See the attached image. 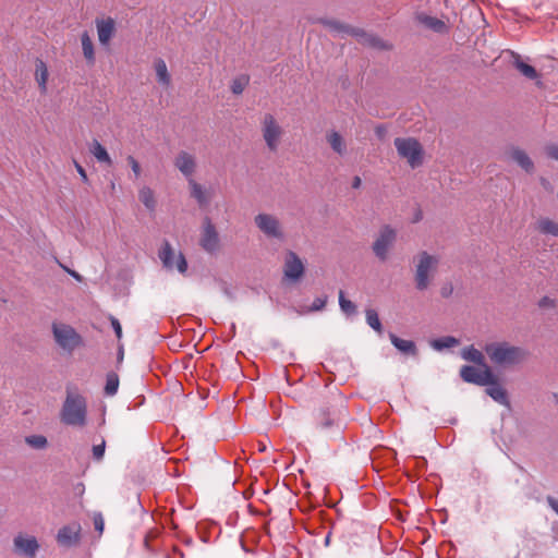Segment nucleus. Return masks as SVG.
Listing matches in <instances>:
<instances>
[{
    "mask_svg": "<svg viewBox=\"0 0 558 558\" xmlns=\"http://www.w3.org/2000/svg\"><path fill=\"white\" fill-rule=\"evenodd\" d=\"M537 304L539 308L544 310H553L557 306L556 300L550 296H543Z\"/></svg>",
    "mask_w": 558,
    "mask_h": 558,
    "instance_id": "4c0bfd02",
    "label": "nucleus"
},
{
    "mask_svg": "<svg viewBox=\"0 0 558 558\" xmlns=\"http://www.w3.org/2000/svg\"><path fill=\"white\" fill-rule=\"evenodd\" d=\"M158 257L167 270H177L182 275L187 270V262L183 253L181 251H175L167 241L161 245L158 252Z\"/></svg>",
    "mask_w": 558,
    "mask_h": 558,
    "instance_id": "9b49d317",
    "label": "nucleus"
},
{
    "mask_svg": "<svg viewBox=\"0 0 558 558\" xmlns=\"http://www.w3.org/2000/svg\"><path fill=\"white\" fill-rule=\"evenodd\" d=\"M486 393L496 402L502 405H509V399L506 389L496 380L493 375L492 381L486 385Z\"/></svg>",
    "mask_w": 558,
    "mask_h": 558,
    "instance_id": "412c9836",
    "label": "nucleus"
},
{
    "mask_svg": "<svg viewBox=\"0 0 558 558\" xmlns=\"http://www.w3.org/2000/svg\"><path fill=\"white\" fill-rule=\"evenodd\" d=\"M418 20L423 25L435 32L441 33L446 29V24L437 17L422 14Z\"/></svg>",
    "mask_w": 558,
    "mask_h": 558,
    "instance_id": "7c9ffc66",
    "label": "nucleus"
},
{
    "mask_svg": "<svg viewBox=\"0 0 558 558\" xmlns=\"http://www.w3.org/2000/svg\"><path fill=\"white\" fill-rule=\"evenodd\" d=\"M489 361L498 367H512L526 359L524 349L513 345L508 341H493L484 347Z\"/></svg>",
    "mask_w": 558,
    "mask_h": 558,
    "instance_id": "f03ea898",
    "label": "nucleus"
},
{
    "mask_svg": "<svg viewBox=\"0 0 558 558\" xmlns=\"http://www.w3.org/2000/svg\"><path fill=\"white\" fill-rule=\"evenodd\" d=\"M81 45H82L83 56H84L86 62L89 65H94L95 61H96L95 47H94L92 37L89 36V34L87 32L82 33Z\"/></svg>",
    "mask_w": 558,
    "mask_h": 558,
    "instance_id": "b1692460",
    "label": "nucleus"
},
{
    "mask_svg": "<svg viewBox=\"0 0 558 558\" xmlns=\"http://www.w3.org/2000/svg\"><path fill=\"white\" fill-rule=\"evenodd\" d=\"M81 525L78 523H71L61 527L57 534V542L64 547L74 546L80 538Z\"/></svg>",
    "mask_w": 558,
    "mask_h": 558,
    "instance_id": "a211bd4d",
    "label": "nucleus"
},
{
    "mask_svg": "<svg viewBox=\"0 0 558 558\" xmlns=\"http://www.w3.org/2000/svg\"><path fill=\"white\" fill-rule=\"evenodd\" d=\"M119 388V377L114 373H109L106 379L105 392L108 396H113Z\"/></svg>",
    "mask_w": 558,
    "mask_h": 558,
    "instance_id": "f704fd0d",
    "label": "nucleus"
},
{
    "mask_svg": "<svg viewBox=\"0 0 558 558\" xmlns=\"http://www.w3.org/2000/svg\"><path fill=\"white\" fill-rule=\"evenodd\" d=\"M304 264L293 251H288L284 255L283 274L291 281H298L304 275Z\"/></svg>",
    "mask_w": 558,
    "mask_h": 558,
    "instance_id": "2eb2a0df",
    "label": "nucleus"
},
{
    "mask_svg": "<svg viewBox=\"0 0 558 558\" xmlns=\"http://www.w3.org/2000/svg\"><path fill=\"white\" fill-rule=\"evenodd\" d=\"M458 343H459L458 339H456L454 337L448 336V337H442V338L433 340L430 345L435 350L440 351L442 349L452 348V347L457 345Z\"/></svg>",
    "mask_w": 558,
    "mask_h": 558,
    "instance_id": "473e14b6",
    "label": "nucleus"
},
{
    "mask_svg": "<svg viewBox=\"0 0 558 558\" xmlns=\"http://www.w3.org/2000/svg\"><path fill=\"white\" fill-rule=\"evenodd\" d=\"M393 145L397 149L398 156L412 169H416L424 163L425 150L416 138L397 137L393 141Z\"/></svg>",
    "mask_w": 558,
    "mask_h": 558,
    "instance_id": "39448f33",
    "label": "nucleus"
},
{
    "mask_svg": "<svg viewBox=\"0 0 558 558\" xmlns=\"http://www.w3.org/2000/svg\"><path fill=\"white\" fill-rule=\"evenodd\" d=\"M126 161L133 171L134 179H138L142 174V167L140 162L131 155L126 157Z\"/></svg>",
    "mask_w": 558,
    "mask_h": 558,
    "instance_id": "e433bc0d",
    "label": "nucleus"
},
{
    "mask_svg": "<svg viewBox=\"0 0 558 558\" xmlns=\"http://www.w3.org/2000/svg\"><path fill=\"white\" fill-rule=\"evenodd\" d=\"M69 275L72 276L78 282L83 281V277L75 270H69Z\"/></svg>",
    "mask_w": 558,
    "mask_h": 558,
    "instance_id": "de8ad7c7",
    "label": "nucleus"
},
{
    "mask_svg": "<svg viewBox=\"0 0 558 558\" xmlns=\"http://www.w3.org/2000/svg\"><path fill=\"white\" fill-rule=\"evenodd\" d=\"M493 375L488 365L481 366V368L464 365L460 369V376L464 381L480 386L488 385L492 381Z\"/></svg>",
    "mask_w": 558,
    "mask_h": 558,
    "instance_id": "ddd939ff",
    "label": "nucleus"
},
{
    "mask_svg": "<svg viewBox=\"0 0 558 558\" xmlns=\"http://www.w3.org/2000/svg\"><path fill=\"white\" fill-rule=\"evenodd\" d=\"M56 343L66 352H73L83 344L81 335L70 325L61 322L52 324Z\"/></svg>",
    "mask_w": 558,
    "mask_h": 558,
    "instance_id": "1a4fd4ad",
    "label": "nucleus"
},
{
    "mask_svg": "<svg viewBox=\"0 0 558 558\" xmlns=\"http://www.w3.org/2000/svg\"><path fill=\"white\" fill-rule=\"evenodd\" d=\"M60 266L69 274V270H71L70 268H68L66 266L60 264Z\"/></svg>",
    "mask_w": 558,
    "mask_h": 558,
    "instance_id": "8fccbe9b",
    "label": "nucleus"
},
{
    "mask_svg": "<svg viewBox=\"0 0 558 558\" xmlns=\"http://www.w3.org/2000/svg\"><path fill=\"white\" fill-rule=\"evenodd\" d=\"M198 244L210 255L219 253L222 247L218 229L209 217H205L202 221Z\"/></svg>",
    "mask_w": 558,
    "mask_h": 558,
    "instance_id": "9d476101",
    "label": "nucleus"
},
{
    "mask_svg": "<svg viewBox=\"0 0 558 558\" xmlns=\"http://www.w3.org/2000/svg\"><path fill=\"white\" fill-rule=\"evenodd\" d=\"M463 360L477 364L478 366L487 365L483 352L473 345L465 347L461 351Z\"/></svg>",
    "mask_w": 558,
    "mask_h": 558,
    "instance_id": "393cba45",
    "label": "nucleus"
},
{
    "mask_svg": "<svg viewBox=\"0 0 558 558\" xmlns=\"http://www.w3.org/2000/svg\"><path fill=\"white\" fill-rule=\"evenodd\" d=\"M320 23L337 35H350L357 38L359 41L362 43L363 45H367L369 47L378 49L389 48V45L384 43L380 38L376 37L373 34H368L361 28L350 26L336 20H320Z\"/></svg>",
    "mask_w": 558,
    "mask_h": 558,
    "instance_id": "20e7f679",
    "label": "nucleus"
},
{
    "mask_svg": "<svg viewBox=\"0 0 558 558\" xmlns=\"http://www.w3.org/2000/svg\"><path fill=\"white\" fill-rule=\"evenodd\" d=\"M49 72L46 63L43 60H36L35 63V80L38 84L40 93L47 92Z\"/></svg>",
    "mask_w": 558,
    "mask_h": 558,
    "instance_id": "5701e85b",
    "label": "nucleus"
},
{
    "mask_svg": "<svg viewBox=\"0 0 558 558\" xmlns=\"http://www.w3.org/2000/svg\"><path fill=\"white\" fill-rule=\"evenodd\" d=\"M246 85V80L236 78L232 82L231 89L234 94H241Z\"/></svg>",
    "mask_w": 558,
    "mask_h": 558,
    "instance_id": "58836bf2",
    "label": "nucleus"
},
{
    "mask_svg": "<svg viewBox=\"0 0 558 558\" xmlns=\"http://www.w3.org/2000/svg\"><path fill=\"white\" fill-rule=\"evenodd\" d=\"M255 227L268 239L283 242L286 231L281 220L274 214L259 213L254 217Z\"/></svg>",
    "mask_w": 558,
    "mask_h": 558,
    "instance_id": "0eeeda50",
    "label": "nucleus"
},
{
    "mask_svg": "<svg viewBox=\"0 0 558 558\" xmlns=\"http://www.w3.org/2000/svg\"><path fill=\"white\" fill-rule=\"evenodd\" d=\"M138 198L148 210L156 208L155 193L149 186L143 185L138 190Z\"/></svg>",
    "mask_w": 558,
    "mask_h": 558,
    "instance_id": "c85d7f7f",
    "label": "nucleus"
},
{
    "mask_svg": "<svg viewBox=\"0 0 558 558\" xmlns=\"http://www.w3.org/2000/svg\"><path fill=\"white\" fill-rule=\"evenodd\" d=\"M536 230L542 234L558 236V222L547 217L539 218Z\"/></svg>",
    "mask_w": 558,
    "mask_h": 558,
    "instance_id": "a878e982",
    "label": "nucleus"
},
{
    "mask_svg": "<svg viewBox=\"0 0 558 558\" xmlns=\"http://www.w3.org/2000/svg\"><path fill=\"white\" fill-rule=\"evenodd\" d=\"M361 178L360 177H354L353 181H352V187L354 189H359L360 185H361Z\"/></svg>",
    "mask_w": 558,
    "mask_h": 558,
    "instance_id": "09e8293b",
    "label": "nucleus"
},
{
    "mask_svg": "<svg viewBox=\"0 0 558 558\" xmlns=\"http://www.w3.org/2000/svg\"><path fill=\"white\" fill-rule=\"evenodd\" d=\"M105 453V441H102L100 445H96L93 447V454L97 460H100L104 457Z\"/></svg>",
    "mask_w": 558,
    "mask_h": 558,
    "instance_id": "79ce46f5",
    "label": "nucleus"
},
{
    "mask_svg": "<svg viewBox=\"0 0 558 558\" xmlns=\"http://www.w3.org/2000/svg\"><path fill=\"white\" fill-rule=\"evenodd\" d=\"M25 442L34 449H45L48 446V440L43 435H29L25 437Z\"/></svg>",
    "mask_w": 558,
    "mask_h": 558,
    "instance_id": "72a5a7b5",
    "label": "nucleus"
},
{
    "mask_svg": "<svg viewBox=\"0 0 558 558\" xmlns=\"http://www.w3.org/2000/svg\"><path fill=\"white\" fill-rule=\"evenodd\" d=\"M440 263L441 256L439 254L427 251H420L413 257V281L417 291H426L433 286Z\"/></svg>",
    "mask_w": 558,
    "mask_h": 558,
    "instance_id": "f257e3e1",
    "label": "nucleus"
},
{
    "mask_svg": "<svg viewBox=\"0 0 558 558\" xmlns=\"http://www.w3.org/2000/svg\"><path fill=\"white\" fill-rule=\"evenodd\" d=\"M153 68L155 71L157 83L165 89L170 88L172 78L166 61L161 58H157L154 60Z\"/></svg>",
    "mask_w": 558,
    "mask_h": 558,
    "instance_id": "aec40b11",
    "label": "nucleus"
},
{
    "mask_svg": "<svg viewBox=\"0 0 558 558\" xmlns=\"http://www.w3.org/2000/svg\"><path fill=\"white\" fill-rule=\"evenodd\" d=\"M94 526H95V530L99 532V534L102 533L104 526H105V521L100 513H97L94 515Z\"/></svg>",
    "mask_w": 558,
    "mask_h": 558,
    "instance_id": "ea45409f",
    "label": "nucleus"
},
{
    "mask_svg": "<svg viewBox=\"0 0 558 558\" xmlns=\"http://www.w3.org/2000/svg\"><path fill=\"white\" fill-rule=\"evenodd\" d=\"M89 150L99 162L106 163L108 166L112 165V159L109 156L107 149L98 141H94L92 143Z\"/></svg>",
    "mask_w": 558,
    "mask_h": 558,
    "instance_id": "cd10ccee",
    "label": "nucleus"
},
{
    "mask_svg": "<svg viewBox=\"0 0 558 558\" xmlns=\"http://www.w3.org/2000/svg\"><path fill=\"white\" fill-rule=\"evenodd\" d=\"M365 315H366L367 325L371 328H373L375 331H377L379 335H381L383 326H381V323H380L377 312L373 308H367L365 311Z\"/></svg>",
    "mask_w": 558,
    "mask_h": 558,
    "instance_id": "2f4dec72",
    "label": "nucleus"
},
{
    "mask_svg": "<svg viewBox=\"0 0 558 558\" xmlns=\"http://www.w3.org/2000/svg\"><path fill=\"white\" fill-rule=\"evenodd\" d=\"M547 502H548L549 507L558 514V499H556L551 496H548Z\"/></svg>",
    "mask_w": 558,
    "mask_h": 558,
    "instance_id": "49530a36",
    "label": "nucleus"
},
{
    "mask_svg": "<svg viewBox=\"0 0 558 558\" xmlns=\"http://www.w3.org/2000/svg\"><path fill=\"white\" fill-rule=\"evenodd\" d=\"M40 545L37 538L26 533H17L13 537V551L24 558H36Z\"/></svg>",
    "mask_w": 558,
    "mask_h": 558,
    "instance_id": "f8f14e48",
    "label": "nucleus"
},
{
    "mask_svg": "<svg viewBox=\"0 0 558 558\" xmlns=\"http://www.w3.org/2000/svg\"><path fill=\"white\" fill-rule=\"evenodd\" d=\"M327 143L331 149L339 156H344L348 153V145L344 137L337 131H330L326 135Z\"/></svg>",
    "mask_w": 558,
    "mask_h": 558,
    "instance_id": "4be33fe9",
    "label": "nucleus"
},
{
    "mask_svg": "<svg viewBox=\"0 0 558 558\" xmlns=\"http://www.w3.org/2000/svg\"><path fill=\"white\" fill-rule=\"evenodd\" d=\"M260 133L267 149L271 153L278 151L286 132L274 114L265 113L263 116L260 120Z\"/></svg>",
    "mask_w": 558,
    "mask_h": 558,
    "instance_id": "423d86ee",
    "label": "nucleus"
},
{
    "mask_svg": "<svg viewBox=\"0 0 558 558\" xmlns=\"http://www.w3.org/2000/svg\"><path fill=\"white\" fill-rule=\"evenodd\" d=\"M513 64L515 69L525 77L530 80H536L538 78L537 71L530 64L523 62L519 54H514Z\"/></svg>",
    "mask_w": 558,
    "mask_h": 558,
    "instance_id": "c756f323",
    "label": "nucleus"
},
{
    "mask_svg": "<svg viewBox=\"0 0 558 558\" xmlns=\"http://www.w3.org/2000/svg\"><path fill=\"white\" fill-rule=\"evenodd\" d=\"M74 165H75L76 171L78 172L81 179L84 182H87L88 178H87V173H86L85 169L77 161H74Z\"/></svg>",
    "mask_w": 558,
    "mask_h": 558,
    "instance_id": "c03bdc74",
    "label": "nucleus"
},
{
    "mask_svg": "<svg viewBox=\"0 0 558 558\" xmlns=\"http://www.w3.org/2000/svg\"><path fill=\"white\" fill-rule=\"evenodd\" d=\"M397 236L398 232L391 226L384 225L379 228L372 244V251L379 260L386 262L389 258L390 252L397 242Z\"/></svg>",
    "mask_w": 558,
    "mask_h": 558,
    "instance_id": "6e6552de",
    "label": "nucleus"
},
{
    "mask_svg": "<svg viewBox=\"0 0 558 558\" xmlns=\"http://www.w3.org/2000/svg\"><path fill=\"white\" fill-rule=\"evenodd\" d=\"M173 165L187 181L194 179L197 170V160L194 154L186 150L179 151L174 157Z\"/></svg>",
    "mask_w": 558,
    "mask_h": 558,
    "instance_id": "4468645a",
    "label": "nucleus"
},
{
    "mask_svg": "<svg viewBox=\"0 0 558 558\" xmlns=\"http://www.w3.org/2000/svg\"><path fill=\"white\" fill-rule=\"evenodd\" d=\"M111 326L116 332L118 339L122 338V327L120 322L116 317H110Z\"/></svg>",
    "mask_w": 558,
    "mask_h": 558,
    "instance_id": "a19ab883",
    "label": "nucleus"
},
{
    "mask_svg": "<svg viewBox=\"0 0 558 558\" xmlns=\"http://www.w3.org/2000/svg\"><path fill=\"white\" fill-rule=\"evenodd\" d=\"M505 157L521 167L525 172L532 173L534 171V162L526 154L525 150L511 146L506 149Z\"/></svg>",
    "mask_w": 558,
    "mask_h": 558,
    "instance_id": "dca6fc26",
    "label": "nucleus"
},
{
    "mask_svg": "<svg viewBox=\"0 0 558 558\" xmlns=\"http://www.w3.org/2000/svg\"><path fill=\"white\" fill-rule=\"evenodd\" d=\"M191 197H193L201 207L208 206L211 201V192L194 179L189 180Z\"/></svg>",
    "mask_w": 558,
    "mask_h": 558,
    "instance_id": "6ab92c4d",
    "label": "nucleus"
},
{
    "mask_svg": "<svg viewBox=\"0 0 558 558\" xmlns=\"http://www.w3.org/2000/svg\"><path fill=\"white\" fill-rule=\"evenodd\" d=\"M60 417L66 425L84 427L87 422L86 399L80 393L68 391L61 409Z\"/></svg>",
    "mask_w": 558,
    "mask_h": 558,
    "instance_id": "7ed1b4c3",
    "label": "nucleus"
},
{
    "mask_svg": "<svg viewBox=\"0 0 558 558\" xmlns=\"http://www.w3.org/2000/svg\"><path fill=\"white\" fill-rule=\"evenodd\" d=\"M546 154L548 157L555 159L558 161V146L557 145H549L546 147Z\"/></svg>",
    "mask_w": 558,
    "mask_h": 558,
    "instance_id": "37998d69",
    "label": "nucleus"
},
{
    "mask_svg": "<svg viewBox=\"0 0 558 558\" xmlns=\"http://www.w3.org/2000/svg\"><path fill=\"white\" fill-rule=\"evenodd\" d=\"M97 36L102 47H108L116 35V22L111 17L96 20Z\"/></svg>",
    "mask_w": 558,
    "mask_h": 558,
    "instance_id": "f3484780",
    "label": "nucleus"
},
{
    "mask_svg": "<svg viewBox=\"0 0 558 558\" xmlns=\"http://www.w3.org/2000/svg\"><path fill=\"white\" fill-rule=\"evenodd\" d=\"M389 338L391 343L402 353L405 354H416L415 343L411 340H405L397 337L395 333H389Z\"/></svg>",
    "mask_w": 558,
    "mask_h": 558,
    "instance_id": "bb28decb",
    "label": "nucleus"
},
{
    "mask_svg": "<svg viewBox=\"0 0 558 558\" xmlns=\"http://www.w3.org/2000/svg\"><path fill=\"white\" fill-rule=\"evenodd\" d=\"M339 305L341 311L349 316L356 313L355 304L352 301L345 299L343 291L339 292Z\"/></svg>",
    "mask_w": 558,
    "mask_h": 558,
    "instance_id": "c9c22d12",
    "label": "nucleus"
},
{
    "mask_svg": "<svg viewBox=\"0 0 558 558\" xmlns=\"http://www.w3.org/2000/svg\"><path fill=\"white\" fill-rule=\"evenodd\" d=\"M325 304H326V301H325V300H323V299H319V298H318V299H316V300L313 302V304H312V307H311V308H312L313 311H319V310H322V308L325 306Z\"/></svg>",
    "mask_w": 558,
    "mask_h": 558,
    "instance_id": "a18cd8bd",
    "label": "nucleus"
}]
</instances>
